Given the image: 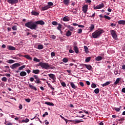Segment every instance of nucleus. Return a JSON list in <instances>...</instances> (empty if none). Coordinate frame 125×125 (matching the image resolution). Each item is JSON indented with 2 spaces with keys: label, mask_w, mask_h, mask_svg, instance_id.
I'll return each instance as SVG.
<instances>
[{
  "label": "nucleus",
  "mask_w": 125,
  "mask_h": 125,
  "mask_svg": "<svg viewBox=\"0 0 125 125\" xmlns=\"http://www.w3.org/2000/svg\"><path fill=\"white\" fill-rule=\"evenodd\" d=\"M70 85L71 86V87H72L73 88H74V89H76L77 88V86H76V85L73 82H70Z\"/></svg>",
  "instance_id": "nucleus-14"
},
{
  "label": "nucleus",
  "mask_w": 125,
  "mask_h": 125,
  "mask_svg": "<svg viewBox=\"0 0 125 125\" xmlns=\"http://www.w3.org/2000/svg\"><path fill=\"white\" fill-rule=\"evenodd\" d=\"M122 92H124V93H125V87L123 88L122 90Z\"/></svg>",
  "instance_id": "nucleus-64"
},
{
  "label": "nucleus",
  "mask_w": 125,
  "mask_h": 125,
  "mask_svg": "<svg viewBox=\"0 0 125 125\" xmlns=\"http://www.w3.org/2000/svg\"><path fill=\"white\" fill-rule=\"evenodd\" d=\"M58 26L57 27L58 30H59V31H61V28H62V24L60 23H58Z\"/></svg>",
  "instance_id": "nucleus-30"
},
{
  "label": "nucleus",
  "mask_w": 125,
  "mask_h": 125,
  "mask_svg": "<svg viewBox=\"0 0 125 125\" xmlns=\"http://www.w3.org/2000/svg\"><path fill=\"white\" fill-rule=\"evenodd\" d=\"M94 92L96 94H98L99 93V88H96L94 90Z\"/></svg>",
  "instance_id": "nucleus-36"
},
{
  "label": "nucleus",
  "mask_w": 125,
  "mask_h": 125,
  "mask_svg": "<svg viewBox=\"0 0 125 125\" xmlns=\"http://www.w3.org/2000/svg\"><path fill=\"white\" fill-rule=\"evenodd\" d=\"M20 66H21V64L20 63H16L10 66V68H11V69H12L13 70H14V69H16L17 67H20Z\"/></svg>",
  "instance_id": "nucleus-8"
},
{
  "label": "nucleus",
  "mask_w": 125,
  "mask_h": 125,
  "mask_svg": "<svg viewBox=\"0 0 125 125\" xmlns=\"http://www.w3.org/2000/svg\"><path fill=\"white\" fill-rule=\"evenodd\" d=\"M68 59L65 58L62 59V62H64V63H67L68 62Z\"/></svg>",
  "instance_id": "nucleus-42"
},
{
  "label": "nucleus",
  "mask_w": 125,
  "mask_h": 125,
  "mask_svg": "<svg viewBox=\"0 0 125 125\" xmlns=\"http://www.w3.org/2000/svg\"><path fill=\"white\" fill-rule=\"evenodd\" d=\"M69 53H74V51L72 49H70L69 50Z\"/></svg>",
  "instance_id": "nucleus-63"
},
{
  "label": "nucleus",
  "mask_w": 125,
  "mask_h": 125,
  "mask_svg": "<svg viewBox=\"0 0 125 125\" xmlns=\"http://www.w3.org/2000/svg\"><path fill=\"white\" fill-rule=\"evenodd\" d=\"M44 104H46V105H48V106H54V104L53 103H50L48 102H45L44 103Z\"/></svg>",
  "instance_id": "nucleus-18"
},
{
  "label": "nucleus",
  "mask_w": 125,
  "mask_h": 125,
  "mask_svg": "<svg viewBox=\"0 0 125 125\" xmlns=\"http://www.w3.org/2000/svg\"><path fill=\"white\" fill-rule=\"evenodd\" d=\"M89 32H92L94 30V24H91L90 26L89 27Z\"/></svg>",
  "instance_id": "nucleus-16"
},
{
  "label": "nucleus",
  "mask_w": 125,
  "mask_h": 125,
  "mask_svg": "<svg viewBox=\"0 0 125 125\" xmlns=\"http://www.w3.org/2000/svg\"><path fill=\"white\" fill-rule=\"evenodd\" d=\"M26 75L27 73H26L25 71H21L20 74L21 77H25V76H26Z\"/></svg>",
  "instance_id": "nucleus-17"
},
{
  "label": "nucleus",
  "mask_w": 125,
  "mask_h": 125,
  "mask_svg": "<svg viewBox=\"0 0 125 125\" xmlns=\"http://www.w3.org/2000/svg\"><path fill=\"white\" fill-rule=\"evenodd\" d=\"M121 81L120 78H117L116 80V81L114 82V84H118L119 83H120V81Z\"/></svg>",
  "instance_id": "nucleus-29"
},
{
  "label": "nucleus",
  "mask_w": 125,
  "mask_h": 125,
  "mask_svg": "<svg viewBox=\"0 0 125 125\" xmlns=\"http://www.w3.org/2000/svg\"><path fill=\"white\" fill-rule=\"evenodd\" d=\"M49 8H50V7L48 5L45 6L44 7H42V10L44 11V10H47Z\"/></svg>",
  "instance_id": "nucleus-20"
},
{
  "label": "nucleus",
  "mask_w": 125,
  "mask_h": 125,
  "mask_svg": "<svg viewBox=\"0 0 125 125\" xmlns=\"http://www.w3.org/2000/svg\"><path fill=\"white\" fill-rule=\"evenodd\" d=\"M83 122V121L80 120L73 121V124H80V123Z\"/></svg>",
  "instance_id": "nucleus-21"
},
{
  "label": "nucleus",
  "mask_w": 125,
  "mask_h": 125,
  "mask_svg": "<svg viewBox=\"0 0 125 125\" xmlns=\"http://www.w3.org/2000/svg\"><path fill=\"white\" fill-rule=\"evenodd\" d=\"M90 59H91V58L88 57L85 59V62H88L90 61Z\"/></svg>",
  "instance_id": "nucleus-44"
},
{
  "label": "nucleus",
  "mask_w": 125,
  "mask_h": 125,
  "mask_svg": "<svg viewBox=\"0 0 125 125\" xmlns=\"http://www.w3.org/2000/svg\"><path fill=\"white\" fill-rule=\"evenodd\" d=\"M31 14H32V15H34L35 16H39V15H40V13H39L38 12H37L35 11H33L31 12Z\"/></svg>",
  "instance_id": "nucleus-15"
},
{
  "label": "nucleus",
  "mask_w": 125,
  "mask_h": 125,
  "mask_svg": "<svg viewBox=\"0 0 125 125\" xmlns=\"http://www.w3.org/2000/svg\"><path fill=\"white\" fill-rule=\"evenodd\" d=\"M63 21H64L65 22H68L69 21V19H68L67 17H64L63 18Z\"/></svg>",
  "instance_id": "nucleus-37"
},
{
  "label": "nucleus",
  "mask_w": 125,
  "mask_h": 125,
  "mask_svg": "<svg viewBox=\"0 0 125 125\" xmlns=\"http://www.w3.org/2000/svg\"><path fill=\"white\" fill-rule=\"evenodd\" d=\"M23 57H25V58H26V59H28V60H32V58L28 55H24L23 56Z\"/></svg>",
  "instance_id": "nucleus-25"
},
{
  "label": "nucleus",
  "mask_w": 125,
  "mask_h": 125,
  "mask_svg": "<svg viewBox=\"0 0 125 125\" xmlns=\"http://www.w3.org/2000/svg\"><path fill=\"white\" fill-rule=\"evenodd\" d=\"M119 122H120V121L122 122L123 121H125V118H122L118 120Z\"/></svg>",
  "instance_id": "nucleus-62"
},
{
  "label": "nucleus",
  "mask_w": 125,
  "mask_h": 125,
  "mask_svg": "<svg viewBox=\"0 0 125 125\" xmlns=\"http://www.w3.org/2000/svg\"><path fill=\"white\" fill-rule=\"evenodd\" d=\"M79 84L80 85H81V86H82V87H83V86H84V83H83L82 82L79 83Z\"/></svg>",
  "instance_id": "nucleus-49"
},
{
  "label": "nucleus",
  "mask_w": 125,
  "mask_h": 125,
  "mask_svg": "<svg viewBox=\"0 0 125 125\" xmlns=\"http://www.w3.org/2000/svg\"><path fill=\"white\" fill-rule=\"evenodd\" d=\"M48 5L50 7V6H52V5H53V3L52 2H48Z\"/></svg>",
  "instance_id": "nucleus-48"
},
{
  "label": "nucleus",
  "mask_w": 125,
  "mask_h": 125,
  "mask_svg": "<svg viewBox=\"0 0 125 125\" xmlns=\"http://www.w3.org/2000/svg\"><path fill=\"white\" fill-rule=\"evenodd\" d=\"M29 87L31 89H33V90H35V91H37V87H35V86L34 85H32V84H29Z\"/></svg>",
  "instance_id": "nucleus-13"
},
{
  "label": "nucleus",
  "mask_w": 125,
  "mask_h": 125,
  "mask_svg": "<svg viewBox=\"0 0 125 125\" xmlns=\"http://www.w3.org/2000/svg\"><path fill=\"white\" fill-rule=\"evenodd\" d=\"M26 67V65H22L18 69L20 71H21V70H23V69H25Z\"/></svg>",
  "instance_id": "nucleus-33"
},
{
  "label": "nucleus",
  "mask_w": 125,
  "mask_h": 125,
  "mask_svg": "<svg viewBox=\"0 0 125 125\" xmlns=\"http://www.w3.org/2000/svg\"><path fill=\"white\" fill-rule=\"evenodd\" d=\"M118 73H119V70H114V74L115 75H118Z\"/></svg>",
  "instance_id": "nucleus-56"
},
{
  "label": "nucleus",
  "mask_w": 125,
  "mask_h": 125,
  "mask_svg": "<svg viewBox=\"0 0 125 125\" xmlns=\"http://www.w3.org/2000/svg\"><path fill=\"white\" fill-rule=\"evenodd\" d=\"M118 24H120L122 25H125V21L124 20H121V21H118Z\"/></svg>",
  "instance_id": "nucleus-22"
},
{
  "label": "nucleus",
  "mask_w": 125,
  "mask_h": 125,
  "mask_svg": "<svg viewBox=\"0 0 125 125\" xmlns=\"http://www.w3.org/2000/svg\"><path fill=\"white\" fill-rule=\"evenodd\" d=\"M50 38L51 39H53V40H55V39H56V36L55 35H51Z\"/></svg>",
  "instance_id": "nucleus-55"
},
{
  "label": "nucleus",
  "mask_w": 125,
  "mask_h": 125,
  "mask_svg": "<svg viewBox=\"0 0 125 125\" xmlns=\"http://www.w3.org/2000/svg\"><path fill=\"white\" fill-rule=\"evenodd\" d=\"M95 59H96V61H101V60H102V57L98 56Z\"/></svg>",
  "instance_id": "nucleus-28"
},
{
  "label": "nucleus",
  "mask_w": 125,
  "mask_h": 125,
  "mask_svg": "<svg viewBox=\"0 0 125 125\" xmlns=\"http://www.w3.org/2000/svg\"><path fill=\"white\" fill-rule=\"evenodd\" d=\"M85 67H86V69L89 70V71H91V69H92V66H91L90 64H85Z\"/></svg>",
  "instance_id": "nucleus-12"
},
{
  "label": "nucleus",
  "mask_w": 125,
  "mask_h": 125,
  "mask_svg": "<svg viewBox=\"0 0 125 125\" xmlns=\"http://www.w3.org/2000/svg\"><path fill=\"white\" fill-rule=\"evenodd\" d=\"M69 2H70V0H63V3L65 5H69Z\"/></svg>",
  "instance_id": "nucleus-23"
},
{
  "label": "nucleus",
  "mask_w": 125,
  "mask_h": 125,
  "mask_svg": "<svg viewBox=\"0 0 125 125\" xmlns=\"http://www.w3.org/2000/svg\"><path fill=\"white\" fill-rule=\"evenodd\" d=\"M15 62V61L13 60H9L6 61L7 63H9V64H12V63H14Z\"/></svg>",
  "instance_id": "nucleus-24"
},
{
  "label": "nucleus",
  "mask_w": 125,
  "mask_h": 125,
  "mask_svg": "<svg viewBox=\"0 0 125 125\" xmlns=\"http://www.w3.org/2000/svg\"><path fill=\"white\" fill-rule=\"evenodd\" d=\"M40 72H41V71L39 69H34L32 71L33 74H35L36 75H39Z\"/></svg>",
  "instance_id": "nucleus-11"
},
{
  "label": "nucleus",
  "mask_w": 125,
  "mask_h": 125,
  "mask_svg": "<svg viewBox=\"0 0 125 125\" xmlns=\"http://www.w3.org/2000/svg\"><path fill=\"white\" fill-rule=\"evenodd\" d=\"M12 30L13 31H17V26L15 25L12 27Z\"/></svg>",
  "instance_id": "nucleus-41"
},
{
  "label": "nucleus",
  "mask_w": 125,
  "mask_h": 125,
  "mask_svg": "<svg viewBox=\"0 0 125 125\" xmlns=\"http://www.w3.org/2000/svg\"><path fill=\"white\" fill-rule=\"evenodd\" d=\"M114 110L116 111V112H120V111H121V108H119V107H115Z\"/></svg>",
  "instance_id": "nucleus-46"
},
{
  "label": "nucleus",
  "mask_w": 125,
  "mask_h": 125,
  "mask_svg": "<svg viewBox=\"0 0 125 125\" xmlns=\"http://www.w3.org/2000/svg\"><path fill=\"white\" fill-rule=\"evenodd\" d=\"M1 81L2 82H7V78H6V77H3L1 79Z\"/></svg>",
  "instance_id": "nucleus-39"
},
{
  "label": "nucleus",
  "mask_w": 125,
  "mask_h": 125,
  "mask_svg": "<svg viewBox=\"0 0 125 125\" xmlns=\"http://www.w3.org/2000/svg\"><path fill=\"white\" fill-rule=\"evenodd\" d=\"M19 108L20 109V110H22V108H23V105H22V104H20Z\"/></svg>",
  "instance_id": "nucleus-59"
},
{
  "label": "nucleus",
  "mask_w": 125,
  "mask_h": 125,
  "mask_svg": "<svg viewBox=\"0 0 125 125\" xmlns=\"http://www.w3.org/2000/svg\"><path fill=\"white\" fill-rule=\"evenodd\" d=\"M61 84L62 86H63V87H65L66 86V83H65V82H62Z\"/></svg>",
  "instance_id": "nucleus-51"
},
{
  "label": "nucleus",
  "mask_w": 125,
  "mask_h": 125,
  "mask_svg": "<svg viewBox=\"0 0 125 125\" xmlns=\"http://www.w3.org/2000/svg\"><path fill=\"white\" fill-rule=\"evenodd\" d=\"M6 123H7V122L5 121V123H4L5 125H12V123L9 122L7 124H6Z\"/></svg>",
  "instance_id": "nucleus-52"
},
{
  "label": "nucleus",
  "mask_w": 125,
  "mask_h": 125,
  "mask_svg": "<svg viewBox=\"0 0 125 125\" xmlns=\"http://www.w3.org/2000/svg\"><path fill=\"white\" fill-rule=\"evenodd\" d=\"M54 56H55V53H54V52H53L51 53V57H54Z\"/></svg>",
  "instance_id": "nucleus-53"
},
{
  "label": "nucleus",
  "mask_w": 125,
  "mask_h": 125,
  "mask_svg": "<svg viewBox=\"0 0 125 125\" xmlns=\"http://www.w3.org/2000/svg\"><path fill=\"white\" fill-rule=\"evenodd\" d=\"M52 25H53L54 26H57V25H58V22H57V21H54L52 22Z\"/></svg>",
  "instance_id": "nucleus-34"
},
{
  "label": "nucleus",
  "mask_w": 125,
  "mask_h": 125,
  "mask_svg": "<svg viewBox=\"0 0 125 125\" xmlns=\"http://www.w3.org/2000/svg\"><path fill=\"white\" fill-rule=\"evenodd\" d=\"M42 48H43V45H38V49H42Z\"/></svg>",
  "instance_id": "nucleus-35"
},
{
  "label": "nucleus",
  "mask_w": 125,
  "mask_h": 125,
  "mask_svg": "<svg viewBox=\"0 0 125 125\" xmlns=\"http://www.w3.org/2000/svg\"><path fill=\"white\" fill-rule=\"evenodd\" d=\"M25 100L26 102H28V103H30V102H31V99H26Z\"/></svg>",
  "instance_id": "nucleus-58"
},
{
  "label": "nucleus",
  "mask_w": 125,
  "mask_h": 125,
  "mask_svg": "<svg viewBox=\"0 0 125 125\" xmlns=\"http://www.w3.org/2000/svg\"><path fill=\"white\" fill-rule=\"evenodd\" d=\"M33 61L35 62H40L41 60L40 59L37 58H34L33 59Z\"/></svg>",
  "instance_id": "nucleus-38"
},
{
  "label": "nucleus",
  "mask_w": 125,
  "mask_h": 125,
  "mask_svg": "<svg viewBox=\"0 0 125 125\" xmlns=\"http://www.w3.org/2000/svg\"><path fill=\"white\" fill-rule=\"evenodd\" d=\"M109 84H110V82L107 81L105 83L102 84V85L104 87V86H107V85H109Z\"/></svg>",
  "instance_id": "nucleus-26"
},
{
  "label": "nucleus",
  "mask_w": 125,
  "mask_h": 125,
  "mask_svg": "<svg viewBox=\"0 0 125 125\" xmlns=\"http://www.w3.org/2000/svg\"><path fill=\"white\" fill-rule=\"evenodd\" d=\"M33 77H34L35 80H36V81H35V83H42V81H41V80L38 75H33Z\"/></svg>",
  "instance_id": "nucleus-5"
},
{
  "label": "nucleus",
  "mask_w": 125,
  "mask_h": 125,
  "mask_svg": "<svg viewBox=\"0 0 125 125\" xmlns=\"http://www.w3.org/2000/svg\"><path fill=\"white\" fill-rule=\"evenodd\" d=\"M38 66H40L42 69H45V70H48L50 65L48 64V63H44L42 62H40L37 64Z\"/></svg>",
  "instance_id": "nucleus-3"
},
{
  "label": "nucleus",
  "mask_w": 125,
  "mask_h": 125,
  "mask_svg": "<svg viewBox=\"0 0 125 125\" xmlns=\"http://www.w3.org/2000/svg\"><path fill=\"white\" fill-rule=\"evenodd\" d=\"M84 51L86 52V53H88L89 51H88V48L86 46H84Z\"/></svg>",
  "instance_id": "nucleus-31"
},
{
  "label": "nucleus",
  "mask_w": 125,
  "mask_h": 125,
  "mask_svg": "<svg viewBox=\"0 0 125 125\" xmlns=\"http://www.w3.org/2000/svg\"><path fill=\"white\" fill-rule=\"evenodd\" d=\"M29 80L30 82H34V81H35V78H34L33 77H31Z\"/></svg>",
  "instance_id": "nucleus-57"
},
{
  "label": "nucleus",
  "mask_w": 125,
  "mask_h": 125,
  "mask_svg": "<svg viewBox=\"0 0 125 125\" xmlns=\"http://www.w3.org/2000/svg\"><path fill=\"white\" fill-rule=\"evenodd\" d=\"M7 1L8 3L13 5V4H16V3H17L18 2V0H7Z\"/></svg>",
  "instance_id": "nucleus-7"
},
{
  "label": "nucleus",
  "mask_w": 125,
  "mask_h": 125,
  "mask_svg": "<svg viewBox=\"0 0 125 125\" xmlns=\"http://www.w3.org/2000/svg\"><path fill=\"white\" fill-rule=\"evenodd\" d=\"M91 18H94L95 17V13H94L92 16H89Z\"/></svg>",
  "instance_id": "nucleus-60"
},
{
  "label": "nucleus",
  "mask_w": 125,
  "mask_h": 125,
  "mask_svg": "<svg viewBox=\"0 0 125 125\" xmlns=\"http://www.w3.org/2000/svg\"><path fill=\"white\" fill-rule=\"evenodd\" d=\"M78 27H79V28H84V25L78 24Z\"/></svg>",
  "instance_id": "nucleus-61"
},
{
  "label": "nucleus",
  "mask_w": 125,
  "mask_h": 125,
  "mask_svg": "<svg viewBox=\"0 0 125 125\" xmlns=\"http://www.w3.org/2000/svg\"><path fill=\"white\" fill-rule=\"evenodd\" d=\"M91 87L92 88H95V87H96V84L94 83H92L91 84Z\"/></svg>",
  "instance_id": "nucleus-47"
},
{
  "label": "nucleus",
  "mask_w": 125,
  "mask_h": 125,
  "mask_svg": "<svg viewBox=\"0 0 125 125\" xmlns=\"http://www.w3.org/2000/svg\"><path fill=\"white\" fill-rule=\"evenodd\" d=\"M48 76L49 78H50V79H52V80H53V81H55V80H56V77H55V75L53 74H48Z\"/></svg>",
  "instance_id": "nucleus-10"
},
{
  "label": "nucleus",
  "mask_w": 125,
  "mask_h": 125,
  "mask_svg": "<svg viewBox=\"0 0 125 125\" xmlns=\"http://www.w3.org/2000/svg\"><path fill=\"white\" fill-rule=\"evenodd\" d=\"M74 50L75 52V53H79V48H78V46H74Z\"/></svg>",
  "instance_id": "nucleus-19"
},
{
  "label": "nucleus",
  "mask_w": 125,
  "mask_h": 125,
  "mask_svg": "<svg viewBox=\"0 0 125 125\" xmlns=\"http://www.w3.org/2000/svg\"><path fill=\"white\" fill-rule=\"evenodd\" d=\"M85 64L80 63L79 65V67H80L81 69H83V66H85Z\"/></svg>",
  "instance_id": "nucleus-40"
},
{
  "label": "nucleus",
  "mask_w": 125,
  "mask_h": 125,
  "mask_svg": "<svg viewBox=\"0 0 125 125\" xmlns=\"http://www.w3.org/2000/svg\"><path fill=\"white\" fill-rule=\"evenodd\" d=\"M45 23L42 20L38 21L35 22L33 21H28L25 24V27L31 29V30H37L38 28V25H44Z\"/></svg>",
  "instance_id": "nucleus-1"
},
{
  "label": "nucleus",
  "mask_w": 125,
  "mask_h": 125,
  "mask_svg": "<svg viewBox=\"0 0 125 125\" xmlns=\"http://www.w3.org/2000/svg\"><path fill=\"white\" fill-rule=\"evenodd\" d=\"M29 120L28 118H26L25 120H22V123H28Z\"/></svg>",
  "instance_id": "nucleus-45"
},
{
  "label": "nucleus",
  "mask_w": 125,
  "mask_h": 125,
  "mask_svg": "<svg viewBox=\"0 0 125 125\" xmlns=\"http://www.w3.org/2000/svg\"><path fill=\"white\" fill-rule=\"evenodd\" d=\"M104 33V31L102 29H99L95 31L94 33L92 34V36L93 39H98L100 38L101 35Z\"/></svg>",
  "instance_id": "nucleus-2"
},
{
  "label": "nucleus",
  "mask_w": 125,
  "mask_h": 125,
  "mask_svg": "<svg viewBox=\"0 0 125 125\" xmlns=\"http://www.w3.org/2000/svg\"><path fill=\"white\" fill-rule=\"evenodd\" d=\"M104 18H105V19H107V20H111V17L106 15L104 16Z\"/></svg>",
  "instance_id": "nucleus-43"
},
{
  "label": "nucleus",
  "mask_w": 125,
  "mask_h": 125,
  "mask_svg": "<svg viewBox=\"0 0 125 125\" xmlns=\"http://www.w3.org/2000/svg\"><path fill=\"white\" fill-rule=\"evenodd\" d=\"M45 116H48V113L47 112H45L44 114H43V118H45Z\"/></svg>",
  "instance_id": "nucleus-50"
},
{
  "label": "nucleus",
  "mask_w": 125,
  "mask_h": 125,
  "mask_svg": "<svg viewBox=\"0 0 125 125\" xmlns=\"http://www.w3.org/2000/svg\"><path fill=\"white\" fill-rule=\"evenodd\" d=\"M83 32V29H79L78 30V34H81V33H82Z\"/></svg>",
  "instance_id": "nucleus-54"
},
{
  "label": "nucleus",
  "mask_w": 125,
  "mask_h": 125,
  "mask_svg": "<svg viewBox=\"0 0 125 125\" xmlns=\"http://www.w3.org/2000/svg\"><path fill=\"white\" fill-rule=\"evenodd\" d=\"M87 9H88V5H84L83 7V11L84 13H86L87 12Z\"/></svg>",
  "instance_id": "nucleus-9"
},
{
  "label": "nucleus",
  "mask_w": 125,
  "mask_h": 125,
  "mask_svg": "<svg viewBox=\"0 0 125 125\" xmlns=\"http://www.w3.org/2000/svg\"><path fill=\"white\" fill-rule=\"evenodd\" d=\"M72 35V32L70 31L69 30L67 31L66 33V37H70Z\"/></svg>",
  "instance_id": "nucleus-27"
},
{
  "label": "nucleus",
  "mask_w": 125,
  "mask_h": 125,
  "mask_svg": "<svg viewBox=\"0 0 125 125\" xmlns=\"http://www.w3.org/2000/svg\"><path fill=\"white\" fill-rule=\"evenodd\" d=\"M110 34L112 37V38L114 40H117L118 38V35H117V33H116V31L114 30H110Z\"/></svg>",
  "instance_id": "nucleus-4"
},
{
  "label": "nucleus",
  "mask_w": 125,
  "mask_h": 125,
  "mask_svg": "<svg viewBox=\"0 0 125 125\" xmlns=\"http://www.w3.org/2000/svg\"><path fill=\"white\" fill-rule=\"evenodd\" d=\"M103 7H104V4L102 3L97 6H94V9H101V8H103Z\"/></svg>",
  "instance_id": "nucleus-6"
},
{
  "label": "nucleus",
  "mask_w": 125,
  "mask_h": 125,
  "mask_svg": "<svg viewBox=\"0 0 125 125\" xmlns=\"http://www.w3.org/2000/svg\"><path fill=\"white\" fill-rule=\"evenodd\" d=\"M8 49L9 50H15V49H16V48H15V47L12 46H8Z\"/></svg>",
  "instance_id": "nucleus-32"
}]
</instances>
